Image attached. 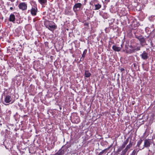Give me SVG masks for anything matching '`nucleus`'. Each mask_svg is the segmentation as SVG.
<instances>
[{
  "mask_svg": "<svg viewBox=\"0 0 155 155\" xmlns=\"http://www.w3.org/2000/svg\"><path fill=\"white\" fill-rule=\"evenodd\" d=\"M59 155H62L64 153V150H60L57 153Z\"/></svg>",
  "mask_w": 155,
  "mask_h": 155,
  "instance_id": "obj_13",
  "label": "nucleus"
},
{
  "mask_svg": "<svg viewBox=\"0 0 155 155\" xmlns=\"http://www.w3.org/2000/svg\"><path fill=\"white\" fill-rule=\"evenodd\" d=\"M19 8L22 11L25 10L27 8V5L25 2L20 3L18 5Z\"/></svg>",
  "mask_w": 155,
  "mask_h": 155,
  "instance_id": "obj_4",
  "label": "nucleus"
},
{
  "mask_svg": "<svg viewBox=\"0 0 155 155\" xmlns=\"http://www.w3.org/2000/svg\"><path fill=\"white\" fill-rule=\"evenodd\" d=\"M122 48V45H121V47H117L116 45L113 46L112 47L113 49L115 51H119Z\"/></svg>",
  "mask_w": 155,
  "mask_h": 155,
  "instance_id": "obj_9",
  "label": "nucleus"
},
{
  "mask_svg": "<svg viewBox=\"0 0 155 155\" xmlns=\"http://www.w3.org/2000/svg\"><path fill=\"white\" fill-rule=\"evenodd\" d=\"M135 49V50L136 51H139L140 50V47H137L136 48H134Z\"/></svg>",
  "mask_w": 155,
  "mask_h": 155,
  "instance_id": "obj_21",
  "label": "nucleus"
},
{
  "mask_svg": "<svg viewBox=\"0 0 155 155\" xmlns=\"http://www.w3.org/2000/svg\"><path fill=\"white\" fill-rule=\"evenodd\" d=\"M37 12V8L36 7L34 6L32 7L31 10V13L33 15H35Z\"/></svg>",
  "mask_w": 155,
  "mask_h": 155,
  "instance_id": "obj_7",
  "label": "nucleus"
},
{
  "mask_svg": "<svg viewBox=\"0 0 155 155\" xmlns=\"http://www.w3.org/2000/svg\"><path fill=\"white\" fill-rule=\"evenodd\" d=\"M8 6H9V4H8Z\"/></svg>",
  "mask_w": 155,
  "mask_h": 155,
  "instance_id": "obj_27",
  "label": "nucleus"
},
{
  "mask_svg": "<svg viewBox=\"0 0 155 155\" xmlns=\"http://www.w3.org/2000/svg\"><path fill=\"white\" fill-rule=\"evenodd\" d=\"M85 77L87 78H88L90 77L91 75L90 72H89V71H85Z\"/></svg>",
  "mask_w": 155,
  "mask_h": 155,
  "instance_id": "obj_14",
  "label": "nucleus"
},
{
  "mask_svg": "<svg viewBox=\"0 0 155 155\" xmlns=\"http://www.w3.org/2000/svg\"><path fill=\"white\" fill-rule=\"evenodd\" d=\"M54 155H59L57 153H55Z\"/></svg>",
  "mask_w": 155,
  "mask_h": 155,
  "instance_id": "obj_25",
  "label": "nucleus"
},
{
  "mask_svg": "<svg viewBox=\"0 0 155 155\" xmlns=\"http://www.w3.org/2000/svg\"><path fill=\"white\" fill-rule=\"evenodd\" d=\"M135 38L137 39L140 41V44L143 45L145 43V41L142 35L137 36L135 35Z\"/></svg>",
  "mask_w": 155,
  "mask_h": 155,
  "instance_id": "obj_5",
  "label": "nucleus"
},
{
  "mask_svg": "<svg viewBox=\"0 0 155 155\" xmlns=\"http://www.w3.org/2000/svg\"><path fill=\"white\" fill-rule=\"evenodd\" d=\"M124 68H120V71H121V72H122V71H124Z\"/></svg>",
  "mask_w": 155,
  "mask_h": 155,
  "instance_id": "obj_22",
  "label": "nucleus"
},
{
  "mask_svg": "<svg viewBox=\"0 0 155 155\" xmlns=\"http://www.w3.org/2000/svg\"><path fill=\"white\" fill-rule=\"evenodd\" d=\"M109 148V147H108V148L103 150L101 152H100L98 155H102V154H103L105 151L108 150Z\"/></svg>",
  "mask_w": 155,
  "mask_h": 155,
  "instance_id": "obj_19",
  "label": "nucleus"
},
{
  "mask_svg": "<svg viewBox=\"0 0 155 155\" xmlns=\"http://www.w3.org/2000/svg\"><path fill=\"white\" fill-rule=\"evenodd\" d=\"M142 140L141 139H140L138 141L137 143V146H138L139 147H140L141 148L142 147L141 146L140 147V145L142 143Z\"/></svg>",
  "mask_w": 155,
  "mask_h": 155,
  "instance_id": "obj_18",
  "label": "nucleus"
},
{
  "mask_svg": "<svg viewBox=\"0 0 155 155\" xmlns=\"http://www.w3.org/2000/svg\"><path fill=\"white\" fill-rule=\"evenodd\" d=\"M44 24L47 28L52 31H54L57 27L54 23L50 22L48 21H45Z\"/></svg>",
  "mask_w": 155,
  "mask_h": 155,
  "instance_id": "obj_1",
  "label": "nucleus"
},
{
  "mask_svg": "<svg viewBox=\"0 0 155 155\" xmlns=\"http://www.w3.org/2000/svg\"><path fill=\"white\" fill-rule=\"evenodd\" d=\"M141 56L142 58L144 60L146 59L148 57V54L146 52L144 51L143 53L141 54Z\"/></svg>",
  "mask_w": 155,
  "mask_h": 155,
  "instance_id": "obj_10",
  "label": "nucleus"
},
{
  "mask_svg": "<svg viewBox=\"0 0 155 155\" xmlns=\"http://www.w3.org/2000/svg\"><path fill=\"white\" fill-rule=\"evenodd\" d=\"M132 146V143L130 141L129 144L127 145L125 149L126 151H127L128 149H130Z\"/></svg>",
  "mask_w": 155,
  "mask_h": 155,
  "instance_id": "obj_12",
  "label": "nucleus"
},
{
  "mask_svg": "<svg viewBox=\"0 0 155 155\" xmlns=\"http://www.w3.org/2000/svg\"><path fill=\"white\" fill-rule=\"evenodd\" d=\"M10 9L11 10H12L13 9V8H12V7H11L10 8Z\"/></svg>",
  "mask_w": 155,
  "mask_h": 155,
  "instance_id": "obj_24",
  "label": "nucleus"
},
{
  "mask_svg": "<svg viewBox=\"0 0 155 155\" xmlns=\"http://www.w3.org/2000/svg\"><path fill=\"white\" fill-rule=\"evenodd\" d=\"M86 51L87 50H85L83 52V54H82V57H83V58H84L85 57V54L86 53Z\"/></svg>",
  "mask_w": 155,
  "mask_h": 155,
  "instance_id": "obj_20",
  "label": "nucleus"
},
{
  "mask_svg": "<svg viewBox=\"0 0 155 155\" xmlns=\"http://www.w3.org/2000/svg\"><path fill=\"white\" fill-rule=\"evenodd\" d=\"M135 153V150H134L133 152V153Z\"/></svg>",
  "mask_w": 155,
  "mask_h": 155,
  "instance_id": "obj_26",
  "label": "nucleus"
},
{
  "mask_svg": "<svg viewBox=\"0 0 155 155\" xmlns=\"http://www.w3.org/2000/svg\"><path fill=\"white\" fill-rule=\"evenodd\" d=\"M12 101L11 97L9 95H6L5 97L4 101L6 103H9Z\"/></svg>",
  "mask_w": 155,
  "mask_h": 155,
  "instance_id": "obj_8",
  "label": "nucleus"
},
{
  "mask_svg": "<svg viewBox=\"0 0 155 155\" xmlns=\"http://www.w3.org/2000/svg\"><path fill=\"white\" fill-rule=\"evenodd\" d=\"M67 10H68V12H69V9H67V10L66 9V10H65V12L66 14H68V12H67Z\"/></svg>",
  "mask_w": 155,
  "mask_h": 155,
  "instance_id": "obj_23",
  "label": "nucleus"
},
{
  "mask_svg": "<svg viewBox=\"0 0 155 155\" xmlns=\"http://www.w3.org/2000/svg\"><path fill=\"white\" fill-rule=\"evenodd\" d=\"M95 10H97L100 9L101 7V5L99 4L95 5Z\"/></svg>",
  "mask_w": 155,
  "mask_h": 155,
  "instance_id": "obj_15",
  "label": "nucleus"
},
{
  "mask_svg": "<svg viewBox=\"0 0 155 155\" xmlns=\"http://www.w3.org/2000/svg\"><path fill=\"white\" fill-rule=\"evenodd\" d=\"M151 144L150 140L149 139H146L144 141V145L141 149H143L144 147L149 148Z\"/></svg>",
  "mask_w": 155,
  "mask_h": 155,
  "instance_id": "obj_3",
  "label": "nucleus"
},
{
  "mask_svg": "<svg viewBox=\"0 0 155 155\" xmlns=\"http://www.w3.org/2000/svg\"><path fill=\"white\" fill-rule=\"evenodd\" d=\"M125 50L127 53L131 54L134 52L135 49L132 46L125 45Z\"/></svg>",
  "mask_w": 155,
  "mask_h": 155,
  "instance_id": "obj_2",
  "label": "nucleus"
},
{
  "mask_svg": "<svg viewBox=\"0 0 155 155\" xmlns=\"http://www.w3.org/2000/svg\"><path fill=\"white\" fill-rule=\"evenodd\" d=\"M38 1L41 4H45L47 2V0H38Z\"/></svg>",
  "mask_w": 155,
  "mask_h": 155,
  "instance_id": "obj_17",
  "label": "nucleus"
},
{
  "mask_svg": "<svg viewBox=\"0 0 155 155\" xmlns=\"http://www.w3.org/2000/svg\"><path fill=\"white\" fill-rule=\"evenodd\" d=\"M82 4L80 3H78L75 4L74 7L73 9L74 11L79 10L80 9Z\"/></svg>",
  "mask_w": 155,
  "mask_h": 155,
  "instance_id": "obj_6",
  "label": "nucleus"
},
{
  "mask_svg": "<svg viewBox=\"0 0 155 155\" xmlns=\"http://www.w3.org/2000/svg\"><path fill=\"white\" fill-rule=\"evenodd\" d=\"M15 20V16L14 14H11L9 17V21L13 22Z\"/></svg>",
  "mask_w": 155,
  "mask_h": 155,
  "instance_id": "obj_11",
  "label": "nucleus"
},
{
  "mask_svg": "<svg viewBox=\"0 0 155 155\" xmlns=\"http://www.w3.org/2000/svg\"><path fill=\"white\" fill-rule=\"evenodd\" d=\"M128 139H126V140L125 141H124V143H123L122 146L123 148L125 147L126 145L128 143Z\"/></svg>",
  "mask_w": 155,
  "mask_h": 155,
  "instance_id": "obj_16",
  "label": "nucleus"
}]
</instances>
